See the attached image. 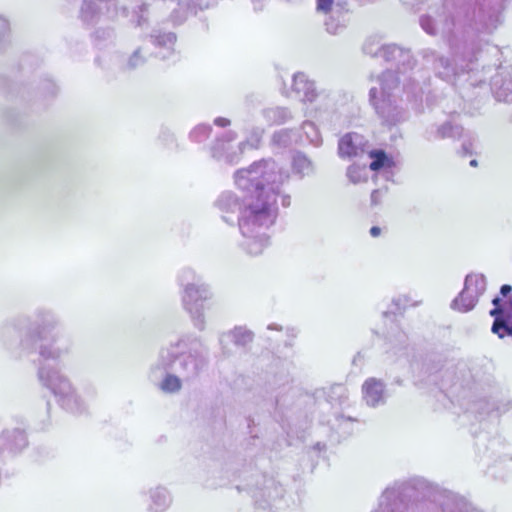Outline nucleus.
<instances>
[{
  "instance_id": "f03ea898",
  "label": "nucleus",
  "mask_w": 512,
  "mask_h": 512,
  "mask_svg": "<svg viewBox=\"0 0 512 512\" xmlns=\"http://www.w3.org/2000/svg\"><path fill=\"white\" fill-rule=\"evenodd\" d=\"M243 201L244 214L248 218H256L268 213L267 193L263 185H256L254 190L245 195Z\"/></svg>"
},
{
  "instance_id": "39448f33",
  "label": "nucleus",
  "mask_w": 512,
  "mask_h": 512,
  "mask_svg": "<svg viewBox=\"0 0 512 512\" xmlns=\"http://www.w3.org/2000/svg\"><path fill=\"white\" fill-rule=\"evenodd\" d=\"M369 157L373 159L369 168L372 171H379L383 168H390L393 166V161L390 159L386 152L383 150H372L369 152Z\"/></svg>"
},
{
  "instance_id": "ddd939ff",
  "label": "nucleus",
  "mask_w": 512,
  "mask_h": 512,
  "mask_svg": "<svg viewBox=\"0 0 512 512\" xmlns=\"http://www.w3.org/2000/svg\"><path fill=\"white\" fill-rule=\"evenodd\" d=\"M214 123L219 127H227L230 125V120L224 117H218L214 120Z\"/></svg>"
},
{
  "instance_id": "1a4fd4ad",
  "label": "nucleus",
  "mask_w": 512,
  "mask_h": 512,
  "mask_svg": "<svg viewBox=\"0 0 512 512\" xmlns=\"http://www.w3.org/2000/svg\"><path fill=\"white\" fill-rule=\"evenodd\" d=\"M265 167H266L265 163H262V162L255 163L250 168L240 171V175L243 178H247L249 180H254L256 178V176H254V174H261L264 171Z\"/></svg>"
},
{
  "instance_id": "423d86ee",
  "label": "nucleus",
  "mask_w": 512,
  "mask_h": 512,
  "mask_svg": "<svg viewBox=\"0 0 512 512\" xmlns=\"http://www.w3.org/2000/svg\"><path fill=\"white\" fill-rule=\"evenodd\" d=\"M338 154L341 158H353L358 155V147L353 142L351 134H346L339 140Z\"/></svg>"
},
{
  "instance_id": "f257e3e1",
  "label": "nucleus",
  "mask_w": 512,
  "mask_h": 512,
  "mask_svg": "<svg viewBox=\"0 0 512 512\" xmlns=\"http://www.w3.org/2000/svg\"><path fill=\"white\" fill-rule=\"evenodd\" d=\"M486 289V279L481 274L468 275L463 290L453 300L452 308L458 312L472 310Z\"/></svg>"
},
{
  "instance_id": "2eb2a0df",
  "label": "nucleus",
  "mask_w": 512,
  "mask_h": 512,
  "mask_svg": "<svg viewBox=\"0 0 512 512\" xmlns=\"http://www.w3.org/2000/svg\"><path fill=\"white\" fill-rule=\"evenodd\" d=\"M512 292V287L508 284L502 285L500 293L503 298H506Z\"/></svg>"
},
{
  "instance_id": "f3484780",
  "label": "nucleus",
  "mask_w": 512,
  "mask_h": 512,
  "mask_svg": "<svg viewBox=\"0 0 512 512\" xmlns=\"http://www.w3.org/2000/svg\"><path fill=\"white\" fill-rule=\"evenodd\" d=\"M470 165H471V166H476V165H477L476 160H471Z\"/></svg>"
},
{
  "instance_id": "9b49d317",
  "label": "nucleus",
  "mask_w": 512,
  "mask_h": 512,
  "mask_svg": "<svg viewBox=\"0 0 512 512\" xmlns=\"http://www.w3.org/2000/svg\"><path fill=\"white\" fill-rule=\"evenodd\" d=\"M377 94H378L377 88L374 87V88L370 89V91H369L370 102L373 105V107L376 109L377 113L383 114L384 111L382 110V107L379 105V103L377 101Z\"/></svg>"
},
{
  "instance_id": "dca6fc26",
  "label": "nucleus",
  "mask_w": 512,
  "mask_h": 512,
  "mask_svg": "<svg viewBox=\"0 0 512 512\" xmlns=\"http://www.w3.org/2000/svg\"><path fill=\"white\" fill-rule=\"evenodd\" d=\"M370 234L372 237H378L381 234V229L378 226H373L370 229Z\"/></svg>"
},
{
  "instance_id": "f8f14e48",
  "label": "nucleus",
  "mask_w": 512,
  "mask_h": 512,
  "mask_svg": "<svg viewBox=\"0 0 512 512\" xmlns=\"http://www.w3.org/2000/svg\"><path fill=\"white\" fill-rule=\"evenodd\" d=\"M334 0H317V8L325 13L332 8Z\"/></svg>"
},
{
  "instance_id": "7ed1b4c3",
  "label": "nucleus",
  "mask_w": 512,
  "mask_h": 512,
  "mask_svg": "<svg viewBox=\"0 0 512 512\" xmlns=\"http://www.w3.org/2000/svg\"><path fill=\"white\" fill-rule=\"evenodd\" d=\"M362 392L366 402L375 406L382 399L383 385L381 381L375 378H369L364 382Z\"/></svg>"
},
{
  "instance_id": "6e6552de",
  "label": "nucleus",
  "mask_w": 512,
  "mask_h": 512,
  "mask_svg": "<svg viewBox=\"0 0 512 512\" xmlns=\"http://www.w3.org/2000/svg\"><path fill=\"white\" fill-rule=\"evenodd\" d=\"M181 388V381L173 375H167L162 382V389L167 392H176Z\"/></svg>"
},
{
  "instance_id": "4468645a",
  "label": "nucleus",
  "mask_w": 512,
  "mask_h": 512,
  "mask_svg": "<svg viewBox=\"0 0 512 512\" xmlns=\"http://www.w3.org/2000/svg\"><path fill=\"white\" fill-rule=\"evenodd\" d=\"M371 201L374 205H377L381 202V192L380 190H374L371 194Z\"/></svg>"
},
{
  "instance_id": "0eeeda50",
  "label": "nucleus",
  "mask_w": 512,
  "mask_h": 512,
  "mask_svg": "<svg viewBox=\"0 0 512 512\" xmlns=\"http://www.w3.org/2000/svg\"><path fill=\"white\" fill-rule=\"evenodd\" d=\"M495 320L492 325V332L497 334L499 338H504L506 336H512V324L508 321V319L503 316H494Z\"/></svg>"
},
{
  "instance_id": "9d476101",
  "label": "nucleus",
  "mask_w": 512,
  "mask_h": 512,
  "mask_svg": "<svg viewBox=\"0 0 512 512\" xmlns=\"http://www.w3.org/2000/svg\"><path fill=\"white\" fill-rule=\"evenodd\" d=\"M347 175L352 182L357 183L362 178V170L358 166L352 165L348 168Z\"/></svg>"
},
{
  "instance_id": "20e7f679",
  "label": "nucleus",
  "mask_w": 512,
  "mask_h": 512,
  "mask_svg": "<svg viewBox=\"0 0 512 512\" xmlns=\"http://www.w3.org/2000/svg\"><path fill=\"white\" fill-rule=\"evenodd\" d=\"M494 308L490 311L491 316H505L512 324V296L508 300L496 297L492 300Z\"/></svg>"
}]
</instances>
